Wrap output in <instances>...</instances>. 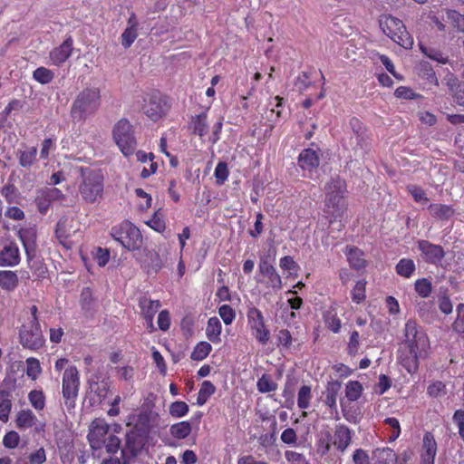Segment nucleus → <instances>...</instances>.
Instances as JSON below:
<instances>
[{
	"label": "nucleus",
	"mask_w": 464,
	"mask_h": 464,
	"mask_svg": "<svg viewBox=\"0 0 464 464\" xmlns=\"http://www.w3.org/2000/svg\"><path fill=\"white\" fill-rule=\"evenodd\" d=\"M424 455L436 457L437 454V442L431 432H426L422 440L421 453Z\"/></svg>",
	"instance_id": "58836bf2"
},
{
	"label": "nucleus",
	"mask_w": 464,
	"mask_h": 464,
	"mask_svg": "<svg viewBox=\"0 0 464 464\" xmlns=\"http://www.w3.org/2000/svg\"><path fill=\"white\" fill-rule=\"evenodd\" d=\"M188 405L182 401H177L169 405V414L174 418H181L188 414Z\"/></svg>",
	"instance_id": "3c124183"
},
{
	"label": "nucleus",
	"mask_w": 464,
	"mask_h": 464,
	"mask_svg": "<svg viewBox=\"0 0 464 464\" xmlns=\"http://www.w3.org/2000/svg\"><path fill=\"white\" fill-rule=\"evenodd\" d=\"M376 464H396L397 454L390 448L377 449L374 451Z\"/></svg>",
	"instance_id": "473e14b6"
},
{
	"label": "nucleus",
	"mask_w": 464,
	"mask_h": 464,
	"mask_svg": "<svg viewBox=\"0 0 464 464\" xmlns=\"http://www.w3.org/2000/svg\"><path fill=\"white\" fill-rule=\"evenodd\" d=\"M139 306L143 317H154L155 314L160 308L161 303L160 300H151L147 297H142L139 301Z\"/></svg>",
	"instance_id": "c756f323"
},
{
	"label": "nucleus",
	"mask_w": 464,
	"mask_h": 464,
	"mask_svg": "<svg viewBox=\"0 0 464 464\" xmlns=\"http://www.w3.org/2000/svg\"><path fill=\"white\" fill-rule=\"evenodd\" d=\"M277 383L273 381L271 375L263 374L256 382V388L261 393H267L271 392H275L277 389Z\"/></svg>",
	"instance_id": "79ce46f5"
},
{
	"label": "nucleus",
	"mask_w": 464,
	"mask_h": 464,
	"mask_svg": "<svg viewBox=\"0 0 464 464\" xmlns=\"http://www.w3.org/2000/svg\"><path fill=\"white\" fill-rule=\"evenodd\" d=\"M28 400L32 407L40 411L45 407V395L42 390H33L28 393Z\"/></svg>",
	"instance_id": "c03bdc74"
},
{
	"label": "nucleus",
	"mask_w": 464,
	"mask_h": 464,
	"mask_svg": "<svg viewBox=\"0 0 464 464\" xmlns=\"http://www.w3.org/2000/svg\"><path fill=\"white\" fill-rule=\"evenodd\" d=\"M21 261L20 250L17 244L14 241H8L0 249V266L14 267Z\"/></svg>",
	"instance_id": "a211bd4d"
},
{
	"label": "nucleus",
	"mask_w": 464,
	"mask_h": 464,
	"mask_svg": "<svg viewBox=\"0 0 464 464\" xmlns=\"http://www.w3.org/2000/svg\"><path fill=\"white\" fill-rule=\"evenodd\" d=\"M452 420L458 427L460 439L464 441V410H456Z\"/></svg>",
	"instance_id": "338daca9"
},
{
	"label": "nucleus",
	"mask_w": 464,
	"mask_h": 464,
	"mask_svg": "<svg viewBox=\"0 0 464 464\" xmlns=\"http://www.w3.org/2000/svg\"><path fill=\"white\" fill-rule=\"evenodd\" d=\"M37 418L34 413L27 409L18 411L15 419L16 427L18 429H28L35 425Z\"/></svg>",
	"instance_id": "c85d7f7f"
},
{
	"label": "nucleus",
	"mask_w": 464,
	"mask_h": 464,
	"mask_svg": "<svg viewBox=\"0 0 464 464\" xmlns=\"http://www.w3.org/2000/svg\"><path fill=\"white\" fill-rule=\"evenodd\" d=\"M189 128L191 129L193 134L199 137L206 136L208 132L207 111H203L196 116H193L189 123Z\"/></svg>",
	"instance_id": "393cba45"
},
{
	"label": "nucleus",
	"mask_w": 464,
	"mask_h": 464,
	"mask_svg": "<svg viewBox=\"0 0 464 464\" xmlns=\"http://www.w3.org/2000/svg\"><path fill=\"white\" fill-rule=\"evenodd\" d=\"M342 384L338 381H331L326 384L325 392H324V401L327 407H329L331 415L338 420V409H337V396L341 390Z\"/></svg>",
	"instance_id": "6ab92c4d"
},
{
	"label": "nucleus",
	"mask_w": 464,
	"mask_h": 464,
	"mask_svg": "<svg viewBox=\"0 0 464 464\" xmlns=\"http://www.w3.org/2000/svg\"><path fill=\"white\" fill-rule=\"evenodd\" d=\"M353 464H370L368 452L363 449H356L352 455Z\"/></svg>",
	"instance_id": "774afa93"
},
{
	"label": "nucleus",
	"mask_w": 464,
	"mask_h": 464,
	"mask_svg": "<svg viewBox=\"0 0 464 464\" xmlns=\"http://www.w3.org/2000/svg\"><path fill=\"white\" fill-rule=\"evenodd\" d=\"M64 195L56 188H45L40 190L35 198L38 211L44 215L48 211L53 201L63 199Z\"/></svg>",
	"instance_id": "f3484780"
},
{
	"label": "nucleus",
	"mask_w": 464,
	"mask_h": 464,
	"mask_svg": "<svg viewBox=\"0 0 464 464\" xmlns=\"http://www.w3.org/2000/svg\"><path fill=\"white\" fill-rule=\"evenodd\" d=\"M21 344L30 350H37L44 343V338L41 330V325H34L29 324V326L20 332Z\"/></svg>",
	"instance_id": "2eb2a0df"
},
{
	"label": "nucleus",
	"mask_w": 464,
	"mask_h": 464,
	"mask_svg": "<svg viewBox=\"0 0 464 464\" xmlns=\"http://www.w3.org/2000/svg\"><path fill=\"white\" fill-rule=\"evenodd\" d=\"M323 320L325 327L334 334H338L342 328V321L335 308H329L323 313Z\"/></svg>",
	"instance_id": "bb28decb"
},
{
	"label": "nucleus",
	"mask_w": 464,
	"mask_h": 464,
	"mask_svg": "<svg viewBox=\"0 0 464 464\" xmlns=\"http://www.w3.org/2000/svg\"><path fill=\"white\" fill-rule=\"evenodd\" d=\"M222 324L219 319L216 316L210 317L208 320L206 327V336L213 343H221Z\"/></svg>",
	"instance_id": "a878e982"
},
{
	"label": "nucleus",
	"mask_w": 464,
	"mask_h": 464,
	"mask_svg": "<svg viewBox=\"0 0 464 464\" xmlns=\"http://www.w3.org/2000/svg\"><path fill=\"white\" fill-rule=\"evenodd\" d=\"M19 284V278L15 271L0 270V287L7 292L14 291Z\"/></svg>",
	"instance_id": "cd10ccee"
},
{
	"label": "nucleus",
	"mask_w": 464,
	"mask_h": 464,
	"mask_svg": "<svg viewBox=\"0 0 464 464\" xmlns=\"http://www.w3.org/2000/svg\"><path fill=\"white\" fill-rule=\"evenodd\" d=\"M312 400V389L309 385H302L297 394V406L301 410L310 407Z\"/></svg>",
	"instance_id": "ea45409f"
},
{
	"label": "nucleus",
	"mask_w": 464,
	"mask_h": 464,
	"mask_svg": "<svg viewBox=\"0 0 464 464\" xmlns=\"http://www.w3.org/2000/svg\"><path fill=\"white\" fill-rule=\"evenodd\" d=\"M420 49L425 56L435 62H438L439 63L446 64L449 62L448 56L439 49L424 45L423 44H420Z\"/></svg>",
	"instance_id": "f704fd0d"
},
{
	"label": "nucleus",
	"mask_w": 464,
	"mask_h": 464,
	"mask_svg": "<svg viewBox=\"0 0 464 464\" xmlns=\"http://www.w3.org/2000/svg\"><path fill=\"white\" fill-rule=\"evenodd\" d=\"M56 140L53 138H46L42 142V148L40 150V158L43 160H48L50 151L54 150L56 148Z\"/></svg>",
	"instance_id": "052dcab7"
},
{
	"label": "nucleus",
	"mask_w": 464,
	"mask_h": 464,
	"mask_svg": "<svg viewBox=\"0 0 464 464\" xmlns=\"http://www.w3.org/2000/svg\"><path fill=\"white\" fill-rule=\"evenodd\" d=\"M27 233L28 232H25V233H23L22 231L19 232V237L23 242L27 260H28V262H30L35 255V242L34 240L33 241L27 240L26 236H25V234H27Z\"/></svg>",
	"instance_id": "13d9d810"
},
{
	"label": "nucleus",
	"mask_w": 464,
	"mask_h": 464,
	"mask_svg": "<svg viewBox=\"0 0 464 464\" xmlns=\"http://www.w3.org/2000/svg\"><path fill=\"white\" fill-rule=\"evenodd\" d=\"M148 256L150 258V263L148 265L149 269L155 273L160 271L163 266V261L160 256L157 252L151 251L149 252Z\"/></svg>",
	"instance_id": "69168bd1"
},
{
	"label": "nucleus",
	"mask_w": 464,
	"mask_h": 464,
	"mask_svg": "<svg viewBox=\"0 0 464 464\" xmlns=\"http://www.w3.org/2000/svg\"><path fill=\"white\" fill-rule=\"evenodd\" d=\"M414 290L421 298H428L432 293V284L429 278H419L414 283Z\"/></svg>",
	"instance_id": "37998d69"
},
{
	"label": "nucleus",
	"mask_w": 464,
	"mask_h": 464,
	"mask_svg": "<svg viewBox=\"0 0 464 464\" xmlns=\"http://www.w3.org/2000/svg\"><path fill=\"white\" fill-rule=\"evenodd\" d=\"M109 436V425L102 419L94 420L88 434L89 443L93 450H101Z\"/></svg>",
	"instance_id": "4468645a"
},
{
	"label": "nucleus",
	"mask_w": 464,
	"mask_h": 464,
	"mask_svg": "<svg viewBox=\"0 0 464 464\" xmlns=\"http://www.w3.org/2000/svg\"><path fill=\"white\" fill-rule=\"evenodd\" d=\"M417 247L420 252L422 259L430 265L438 266L446 256V252L440 245L433 244L429 240H418Z\"/></svg>",
	"instance_id": "f8f14e48"
},
{
	"label": "nucleus",
	"mask_w": 464,
	"mask_h": 464,
	"mask_svg": "<svg viewBox=\"0 0 464 464\" xmlns=\"http://www.w3.org/2000/svg\"><path fill=\"white\" fill-rule=\"evenodd\" d=\"M379 23L382 32L394 43L405 49L412 48L413 38L401 19L392 14H382Z\"/></svg>",
	"instance_id": "39448f33"
},
{
	"label": "nucleus",
	"mask_w": 464,
	"mask_h": 464,
	"mask_svg": "<svg viewBox=\"0 0 464 464\" xmlns=\"http://www.w3.org/2000/svg\"><path fill=\"white\" fill-rule=\"evenodd\" d=\"M258 272L262 276L259 281L266 288H271L274 291H279L282 286L281 276L277 273L274 265L268 260L267 257H261L258 263Z\"/></svg>",
	"instance_id": "9d476101"
},
{
	"label": "nucleus",
	"mask_w": 464,
	"mask_h": 464,
	"mask_svg": "<svg viewBox=\"0 0 464 464\" xmlns=\"http://www.w3.org/2000/svg\"><path fill=\"white\" fill-rule=\"evenodd\" d=\"M19 442H20V436L14 430L8 431L4 436V439H3V445L7 449L16 448L18 446Z\"/></svg>",
	"instance_id": "e2e57ef3"
},
{
	"label": "nucleus",
	"mask_w": 464,
	"mask_h": 464,
	"mask_svg": "<svg viewBox=\"0 0 464 464\" xmlns=\"http://www.w3.org/2000/svg\"><path fill=\"white\" fill-rule=\"evenodd\" d=\"M112 138L124 156L129 157L134 153L137 141L133 126L129 120L122 118L114 124Z\"/></svg>",
	"instance_id": "0eeeda50"
},
{
	"label": "nucleus",
	"mask_w": 464,
	"mask_h": 464,
	"mask_svg": "<svg viewBox=\"0 0 464 464\" xmlns=\"http://www.w3.org/2000/svg\"><path fill=\"white\" fill-rule=\"evenodd\" d=\"M324 212L330 216V223L343 218L347 208L346 180L339 175L332 176L324 185Z\"/></svg>",
	"instance_id": "f03ea898"
},
{
	"label": "nucleus",
	"mask_w": 464,
	"mask_h": 464,
	"mask_svg": "<svg viewBox=\"0 0 464 464\" xmlns=\"http://www.w3.org/2000/svg\"><path fill=\"white\" fill-rule=\"evenodd\" d=\"M102 104L101 91L97 87H87L81 91L71 106V117L77 121H85L94 115Z\"/></svg>",
	"instance_id": "20e7f679"
},
{
	"label": "nucleus",
	"mask_w": 464,
	"mask_h": 464,
	"mask_svg": "<svg viewBox=\"0 0 464 464\" xmlns=\"http://www.w3.org/2000/svg\"><path fill=\"white\" fill-rule=\"evenodd\" d=\"M430 216L441 221H448L455 215V209L451 205L431 203L428 207Z\"/></svg>",
	"instance_id": "b1692460"
},
{
	"label": "nucleus",
	"mask_w": 464,
	"mask_h": 464,
	"mask_svg": "<svg viewBox=\"0 0 464 464\" xmlns=\"http://www.w3.org/2000/svg\"><path fill=\"white\" fill-rule=\"evenodd\" d=\"M54 72L46 67L41 66L33 72V79L41 84H49L54 79Z\"/></svg>",
	"instance_id": "4c0bfd02"
},
{
	"label": "nucleus",
	"mask_w": 464,
	"mask_h": 464,
	"mask_svg": "<svg viewBox=\"0 0 464 464\" xmlns=\"http://www.w3.org/2000/svg\"><path fill=\"white\" fill-rule=\"evenodd\" d=\"M147 225L153 230L162 233L166 229V222L163 214L160 210L156 211L147 222Z\"/></svg>",
	"instance_id": "09e8293b"
},
{
	"label": "nucleus",
	"mask_w": 464,
	"mask_h": 464,
	"mask_svg": "<svg viewBox=\"0 0 464 464\" xmlns=\"http://www.w3.org/2000/svg\"><path fill=\"white\" fill-rule=\"evenodd\" d=\"M415 270L416 266L411 258H401L395 266L396 273L404 278H410Z\"/></svg>",
	"instance_id": "72a5a7b5"
},
{
	"label": "nucleus",
	"mask_w": 464,
	"mask_h": 464,
	"mask_svg": "<svg viewBox=\"0 0 464 464\" xmlns=\"http://www.w3.org/2000/svg\"><path fill=\"white\" fill-rule=\"evenodd\" d=\"M360 343V334L357 331H353L351 333L349 342L347 344V353L351 356H355L358 353Z\"/></svg>",
	"instance_id": "bf43d9fd"
},
{
	"label": "nucleus",
	"mask_w": 464,
	"mask_h": 464,
	"mask_svg": "<svg viewBox=\"0 0 464 464\" xmlns=\"http://www.w3.org/2000/svg\"><path fill=\"white\" fill-rule=\"evenodd\" d=\"M192 426L188 421H179L174 423L169 428L170 435L177 440H184L189 436Z\"/></svg>",
	"instance_id": "7c9ffc66"
},
{
	"label": "nucleus",
	"mask_w": 464,
	"mask_h": 464,
	"mask_svg": "<svg viewBox=\"0 0 464 464\" xmlns=\"http://www.w3.org/2000/svg\"><path fill=\"white\" fill-rule=\"evenodd\" d=\"M320 163L318 151L314 149H304L298 156V165L304 171L313 172Z\"/></svg>",
	"instance_id": "412c9836"
},
{
	"label": "nucleus",
	"mask_w": 464,
	"mask_h": 464,
	"mask_svg": "<svg viewBox=\"0 0 464 464\" xmlns=\"http://www.w3.org/2000/svg\"><path fill=\"white\" fill-rule=\"evenodd\" d=\"M17 156L21 167L30 168L36 161L37 148L30 147L25 150H18Z\"/></svg>",
	"instance_id": "2f4dec72"
},
{
	"label": "nucleus",
	"mask_w": 464,
	"mask_h": 464,
	"mask_svg": "<svg viewBox=\"0 0 464 464\" xmlns=\"http://www.w3.org/2000/svg\"><path fill=\"white\" fill-rule=\"evenodd\" d=\"M41 372L42 368L38 359L30 357L26 360V375L30 379L36 380Z\"/></svg>",
	"instance_id": "8fccbe9b"
},
{
	"label": "nucleus",
	"mask_w": 464,
	"mask_h": 464,
	"mask_svg": "<svg viewBox=\"0 0 464 464\" xmlns=\"http://www.w3.org/2000/svg\"><path fill=\"white\" fill-rule=\"evenodd\" d=\"M73 220L69 218L68 217H63L59 219L55 227V237L63 246H67L69 243V238L72 236V233L74 232L72 230V223Z\"/></svg>",
	"instance_id": "4be33fe9"
},
{
	"label": "nucleus",
	"mask_w": 464,
	"mask_h": 464,
	"mask_svg": "<svg viewBox=\"0 0 464 464\" xmlns=\"http://www.w3.org/2000/svg\"><path fill=\"white\" fill-rule=\"evenodd\" d=\"M218 314L227 325L231 324L236 318V311L228 304L219 306Z\"/></svg>",
	"instance_id": "603ef678"
},
{
	"label": "nucleus",
	"mask_w": 464,
	"mask_h": 464,
	"mask_svg": "<svg viewBox=\"0 0 464 464\" xmlns=\"http://www.w3.org/2000/svg\"><path fill=\"white\" fill-rule=\"evenodd\" d=\"M103 447L107 453L114 454L121 447V440L117 436L110 434L106 439V442L103 444Z\"/></svg>",
	"instance_id": "0e129e2a"
},
{
	"label": "nucleus",
	"mask_w": 464,
	"mask_h": 464,
	"mask_svg": "<svg viewBox=\"0 0 464 464\" xmlns=\"http://www.w3.org/2000/svg\"><path fill=\"white\" fill-rule=\"evenodd\" d=\"M362 392V385L358 381H350L346 384L345 395L351 401H357Z\"/></svg>",
	"instance_id": "a18cd8bd"
},
{
	"label": "nucleus",
	"mask_w": 464,
	"mask_h": 464,
	"mask_svg": "<svg viewBox=\"0 0 464 464\" xmlns=\"http://www.w3.org/2000/svg\"><path fill=\"white\" fill-rule=\"evenodd\" d=\"M141 448V441L135 434H127L125 445L121 451L123 464H128L130 459L136 458Z\"/></svg>",
	"instance_id": "aec40b11"
},
{
	"label": "nucleus",
	"mask_w": 464,
	"mask_h": 464,
	"mask_svg": "<svg viewBox=\"0 0 464 464\" xmlns=\"http://www.w3.org/2000/svg\"><path fill=\"white\" fill-rule=\"evenodd\" d=\"M366 297V282L365 280H359L353 286L351 298L356 304L362 303Z\"/></svg>",
	"instance_id": "de8ad7c7"
},
{
	"label": "nucleus",
	"mask_w": 464,
	"mask_h": 464,
	"mask_svg": "<svg viewBox=\"0 0 464 464\" xmlns=\"http://www.w3.org/2000/svg\"><path fill=\"white\" fill-rule=\"evenodd\" d=\"M406 190L416 203L427 204L430 201L425 190L418 185L410 184L406 187Z\"/></svg>",
	"instance_id": "49530a36"
},
{
	"label": "nucleus",
	"mask_w": 464,
	"mask_h": 464,
	"mask_svg": "<svg viewBox=\"0 0 464 464\" xmlns=\"http://www.w3.org/2000/svg\"><path fill=\"white\" fill-rule=\"evenodd\" d=\"M228 174L229 172L227 163L224 161L218 162L214 171V176L217 179V183L218 185L224 184L228 178Z\"/></svg>",
	"instance_id": "6e6d98bb"
},
{
	"label": "nucleus",
	"mask_w": 464,
	"mask_h": 464,
	"mask_svg": "<svg viewBox=\"0 0 464 464\" xmlns=\"http://www.w3.org/2000/svg\"><path fill=\"white\" fill-rule=\"evenodd\" d=\"M12 409L10 393L7 391H0V420L6 422Z\"/></svg>",
	"instance_id": "c9c22d12"
},
{
	"label": "nucleus",
	"mask_w": 464,
	"mask_h": 464,
	"mask_svg": "<svg viewBox=\"0 0 464 464\" xmlns=\"http://www.w3.org/2000/svg\"><path fill=\"white\" fill-rule=\"evenodd\" d=\"M215 392V385L210 381H204L198 392L197 404L199 406L204 405Z\"/></svg>",
	"instance_id": "e433bc0d"
},
{
	"label": "nucleus",
	"mask_w": 464,
	"mask_h": 464,
	"mask_svg": "<svg viewBox=\"0 0 464 464\" xmlns=\"http://www.w3.org/2000/svg\"><path fill=\"white\" fill-rule=\"evenodd\" d=\"M111 235L114 240L120 242L129 251L140 249L143 243L140 229L128 220L113 227Z\"/></svg>",
	"instance_id": "423d86ee"
},
{
	"label": "nucleus",
	"mask_w": 464,
	"mask_h": 464,
	"mask_svg": "<svg viewBox=\"0 0 464 464\" xmlns=\"http://www.w3.org/2000/svg\"><path fill=\"white\" fill-rule=\"evenodd\" d=\"M169 105L165 97L152 94L143 107V111L153 121H157L167 114Z\"/></svg>",
	"instance_id": "ddd939ff"
},
{
	"label": "nucleus",
	"mask_w": 464,
	"mask_h": 464,
	"mask_svg": "<svg viewBox=\"0 0 464 464\" xmlns=\"http://www.w3.org/2000/svg\"><path fill=\"white\" fill-rule=\"evenodd\" d=\"M81 182L79 194L82 199L88 204H94L102 199L104 192V176L101 169L81 168Z\"/></svg>",
	"instance_id": "7ed1b4c3"
},
{
	"label": "nucleus",
	"mask_w": 464,
	"mask_h": 464,
	"mask_svg": "<svg viewBox=\"0 0 464 464\" xmlns=\"http://www.w3.org/2000/svg\"><path fill=\"white\" fill-rule=\"evenodd\" d=\"M212 351V346L208 342H199L194 347L190 358L193 361H202L208 356Z\"/></svg>",
	"instance_id": "a19ab883"
},
{
	"label": "nucleus",
	"mask_w": 464,
	"mask_h": 464,
	"mask_svg": "<svg viewBox=\"0 0 464 464\" xmlns=\"http://www.w3.org/2000/svg\"><path fill=\"white\" fill-rule=\"evenodd\" d=\"M448 18L452 23L453 26L459 32L464 33V14H460L456 10H450L448 13Z\"/></svg>",
	"instance_id": "4d7b16f0"
},
{
	"label": "nucleus",
	"mask_w": 464,
	"mask_h": 464,
	"mask_svg": "<svg viewBox=\"0 0 464 464\" xmlns=\"http://www.w3.org/2000/svg\"><path fill=\"white\" fill-rule=\"evenodd\" d=\"M457 317L452 324L453 331L459 334H464V304L457 305Z\"/></svg>",
	"instance_id": "5fc2aeb1"
},
{
	"label": "nucleus",
	"mask_w": 464,
	"mask_h": 464,
	"mask_svg": "<svg viewBox=\"0 0 464 464\" xmlns=\"http://www.w3.org/2000/svg\"><path fill=\"white\" fill-rule=\"evenodd\" d=\"M353 431L345 424L339 423L335 426L333 436H330V442L325 445L324 452L330 450L331 444L341 453H343L353 442Z\"/></svg>",
	"instance_id": "9b49d317"
},
{
	"label": "nucleus",
	"mask_w": 464,
	"mask_h": 464,
	"mask_svg": "<svg viewBox=\"0 0 464 464\" xmlns=\"http://www.w3.org/2000/svg\"><path fill=\"white\" fill-rule=\"evenodd\" d=\"M246 318L252 335L260 344L266 345L270 339V331L265 324L262 312L255 306H250L246 312Z\"/></svg>",
	"instance_id": "6e6552de"
},
{
	"label": "nucleus",
	"mask_w": 464,
	"mask_h": 464,
	"mask_svg": "<svg viewBox=\"0 0 464 464\" xmlns=\"http://www.w3.org/2000/svg\"><path fill=\"white\" fill-rule=\"evenodd\" d=\"M72 51L73 38L69 34L59 46L51 50L49 58L53 65L61 66L72 56Z\"/></svg>",
	"instance_id": "dca6fc26"
},
{
	"label": "nucleus",
	"mask_w": 464,
	"mask_h": 464,
	"mask_svg": "<svg viewBox=\"0 0 464 464\" xmlns=\"http://www.w3.org/2000/svg\"><path fill=\"white\" fill-rule=\"evenodd\" d=\"M402 344L405 351L400 355V362L410 373H416L420 361L427 359L430 353V343L425 330L416 321L408 320L404 326Z\"/></svg>",
	"instance_id": "f257e3e1"
},
{
	"label": "nucleus",
	"mask_w": 464,
	"mask_h": 464,
	"mask_svg": "<svg viewBox=\"0 0 464 464\" xmlns=\"http://www.w3.org/2000/svg\"><path fill=\"white\" fill-rule=\"evenodd\" d=\"M350 266L354 270L364 269L367 261L364 258V252L356 246H347L344 251Z\"/></svg>",
	"instance_id": "5701e85b"
},
{
	"label": "nucleus",
	"mask_w": 464,
	"mask_h": 464,
	"mask_svg": "<svg viewBox=\"0 0 464 464\" xmlns=\"http://www.w3.org/2000/svg\"><path fill=\"white\" fill-rule=\"evenodd\" d=\"M79 386L80 378L77 368L70 366L65 369L63 376V396L67 406L74 405V401L78 396Z\"/></svg>",
	"instance_id": "1a4fd4ad"
},
{
	"label": "nucleus",
	"mask_w": 464,
	"mask_h": 464,
	"mask_svg": "<svg viewBox=\"0 0 464 464\" xmlns=\"http://www.w3.org/2000/svg\"><path fill=\"white\" fill-rule=\"evenodd\" d=\"M285 458L287 462L291 464H309L304 455L296 451L286 450L285 452Z\"/></svg>",
	"instance_id": "680f3d73"
},
{
	"label": "nucleus",
	"mask_w": 464,
	"mask_h": 464,
	"mask_svg": "<svg viewBox=\"0 0 464 464\" xmlns=\"http://www.w3.org/2000/svg\"><path fill=\"white\" fill-rule=\"evenodd\" d=\"M138 36V29L126 27V29L121 34V44L125 49H128L131 46Z\"/></svg>",
	"instance_id": "864d4df0"
}]
</instances>
